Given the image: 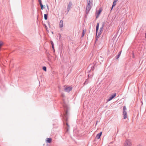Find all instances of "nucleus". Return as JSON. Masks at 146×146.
I'll return each instance as SVG.
<instances>
[{"label": "nucleus", "mask_w": 146, "mask_h": 146, "mask_svg": "<svg viewBox=\"0 0 146 146\" xmlns=\"http://www.w3.org/2000/svg\"><path fill=\"white\" fill-rule=\"evenodd\" d=\"M41 7V9H44V7L42 4H40V5Z\"/></svg>", "instance_id": "b1692460"}, {"label": "nucleus", "mask_w": 146, "mask_h": 146, "mask_svg": "<svg viewBox=\"0 0 146 146\" xmlns=\"http://www.w3.org/2000/svg\"><path fill=\"white\" fill-rule=\"evenodd\" d=\"M99 23H98L97 24L96 27V35H97L98 31L99 29Z\"/></svg>", "instance_id": "ddd939ff"}, {"label": "nucleus", "mask_w": 146, "mask_h": 146, "mask_svg": "<svg viewBox=\"0 0 146 146\" xmlns=\"http://www.w3.org/2000/svg\"><path fill=\"white\" fill-rule=\"evenodd\" d=\"M118 0H114V1L113 2L112 5L111 7V10L112 9L114 6L116 5V3L117 1Z\"/></svg>", "instance_id": "1a4fd4ad"}, {"label": "nucleus", "mask_w": 146, "mask_h": 146, "mask_svg": "<svg viewBox=\"0 0 146 146\" xmlns=\"http://www.w3.org/2000/svg\"><path fill=\"white\" fill-rule=\"evenodd\" d=\"M101 33H102L101 32L99 31L98 33V34L97 36V35H96V39H97V38H98V37L100 36V34H101Z\"/></svg>", "instance_id": "a211bd4d"}, {"label": "nucleus", "mask_w": 146, "mask_h": 146, "mask_svg": "<svg viewBox=\"0 0 146 146\" xmlns=\"http://www.w3.org/2000/svg\"><path fill=\"white\" fill-rule=\"evenodd\" d=\"M63 27V21L62 20L60 21L59 23V27L60 28Z\"/></svg>", "instance_id": "9d476101"}, {"label": "nucleus", "mask_w": 146, "mask_h": 146, "mask_svg": "<svg viewBox=\"0 0 146 146\" xmlns=\"http://www.w3.org/2000/svg\"><path fill=\"white\" fill-rule=\"evenodd\" d=\"M62 97L64 98L65 96V95L64 94H62Z\"/></svg>", "instance_id": "c85d7f7f"}, {"label": "nucleus", "mask_w": 146, "mask_h": 146, "mask_svg": "<svg viewBox=\"0 0 146 146\" xmlns=\"http://www.w3.org/2000/svg\"><path fill=\"white\" fill-rule=\"evenodd\" d=\"M105 26V23L103 22L102 23V27L100 28V32L102 31H103V28Z\"/></svg>", "instance_id": "f8f14e48"}, {"label": "nucleus", "mask_w": 146, "mask_h": 146, "mask_svg": "<svg viewBox=\"0 0 146 146\" xmlns=\"http://www.w3.org/2000/svg\"><path fill=\"white\" fill-rule=\"evenodd\" d=\"M121 51H120L118 53V55L116 56V59H117V60L118 58H119L120 55H121Z\"/></svg>", "instance_id": "dca6fc26"}, {"label": "nucleus", "mask_w": 146, "mask_h": 146, "mask_svg": "<svg viewBox=\"0 0 146 146\" xmlns=\"http://www.w3.org/2000/svg\"><path fill=\"white\" fill-rule=\"evenodd\" d=\"M102 132H101L97 134L96 136V138L97 139H99L102 135Z\"/></svg>", "instance_id": "6e6552de"}, {"label": "nucleus", "mask_w": 146, "mask_h": 146, "mask_svg": "<svg viewBox=\"0 0 146 146\" xmlns=\"http://www.w3.org/2000/svg\"><path fill=\"white\" fill-rule=\"evenodd\" d=\"M84 30L82 32V37H83L84 36Z\"/></svg>", "instance_id": "393cba45"}, {"label": "nucleus", "mask_w": 146, "mask_h": 146, "mask_svg": "<svg viewBox=\"0 0 146 146\" xmlns=\"http://www.w3.org/2000/svg\"><path fill=\"white\" fill-rule=\"evenodd\" d=\"M116 95V94L115 93L112 95H111L109 99H108V101H110L113 98H114Z\"/></svg>", "instance_id": "423d86ee"}, {"label": "nucleus", "mask_w": 146, "mask_h": 146, "mask_svg": "<svg viewBox=\"0 0 146 146\" xmlns=\"http://www.w3.org/2000/svg\"><path fill=\"white\" fill-rule=\"evenodd\" d=\"M62 100H63V106L65 109V114L64 115V116L63 117L64 119V120L66 121V125H67L69 127V126L68 124L67 123V121L68 120V106L67 105V104L65 102L64 100L63 99Z\"/></svg>", "instance_id": "f257e3e1"}, {"label": "nucleus", "mask_w": 146, "mask_h": 146, "mask_svg": "<svg viewBox=\"0 0 146 146\" xmlns=\"http://www.w3.org/2000/svg\"><path fill=\"white\" fill-rule=\"evenodd\" d=\"M98 15H98H98L96 16V19H97L98 18Z\"/></svg>", "instance_id": "c756f323"}, {"label": "nucleus", "mask_w": 146, "mask_h": 146, "mask_svg": "<svg viewBox=\"0 0 146 146\" xmlns=\"http://www.w3.org/2000/svg\"><path fill=\"white\" fill-rule=\"evenodd\" d=\"M88 79H86V80L85 81V82L84 83V84L85 85V84H87V83L88 82Z\"/></svg>", "instance_id": "4be33fe9"}, {"label": "nucleus", "mask_w": 146, "mask_h": 146, "mask_svg": "<svg viewBox=\"0 0 146 146\" xmlns=\"http://www.w3.org/2000/svg\"><path fill=\"white\" fill-rule=\"evenodd\" d=\"M137 146H142L141 145L139 144V145H138Z\"/></svg>", "instance_id": "2f4dec72"}, {"label": "nucleus", "mask_w": 146, "mask_h": 146, "mask_svg": "<svg viewBox=\"0 0 146 146\" xmlns=\"http://www.w3.org/2000/svg\"><path fill=\"white\" fill-rule=\"evenodd\" d=\"M88 78H89L90 77V75L89 74L88 75Z\"/></svg>", "instance_id": "473e14b6"}, {"label": "nucleus", "mask_w": 146, "mask_h": 146, "mask_svg": "<svg viewBox=\"0 0 146 146\" xmlns=\"http://www.w3.org/2000/svg\"><path fill=\"white\" fill-rule=\"evenodd\" d=\"M61 37V36L60 33H58L57 36V39L59 40H60Z\"/></svg>", "instance_id": "9b49d317"}, {"label": "nucleus", "mask_w": 146, "mask_h": 146, "mask_svg": "<svg viewBox=\"0 0 146 146\" xmlns=\"http://www.w3.org/2000/svg\"><path fill=\"white\" fill-rule=\"evenodd\" d=\"M70 9L68 8V7H67V14L68 12H69V11L70 10Z\"/></svg>", "instance_id": "5701e85b"}, {"label": "nucleus", "mask_w": 146, "mask_h": 146, "mask_svg": "<svg viewBox=\"0 0 146 146\" xmlns=\"http://www.w3.org/2000/svg\"><path fill=\"white\" fill-rule=\"evenodd\" d=\"M52 34H53V32H52Z\"/></svg>", "instance_id": "f704fd0d"}, {"label": "nucleus", "mask_w": 146, "mask_h": 146, "mask_svg": "<svg viewBox=\"0 0 146 146\" xmlns=\"http://www.w3.org/2000/svg\"><path fill=\"white\" fill-rule=\"evenodd\" d=\"M87 3L86 13L88 14L91 8L92 5L93 0H87Z\"/></svg>", "instance_id": "f03ea898"}, {"label": "nucleus", "mask_w": 146, "mask_h": 146, "mask_svg": "<svg viewBox=\"0 0 146 146\" xmlns=\"http://www.w3.org/2000/svg\"><path fill=\"white\" fill-rule=\"evenodd\" d=\"M100 59H103V58H102V57H100Z\"/></svg>", "instance_id": "72a5a7b5"}, {"label": "nucleus", "mask_w": 146, "mask_h": 146, "mask_svg": "<svg viewBox=\"0 0 146 146\" xmlns=\"http://www.w3.org/2000/svg\"><path fill=\"white\" fill-rule=\"evenodd\" d=\"M3 44V43L2 41L0 42V47H1V46H2Z\"/></svg>", "instance_id": "a878e982"}, {"label": "nucleus", "mask_w": 146, "mask_h": 146, "mask_svg": "<svg viewBox=\"0 0 146 146\" xmlns=\"http://www.w3.org/2000/svg\"><path fill=\"white\" fill-rule=\"evenodd\" d=\"M95 66V65H94L93 64H91L89 66V67H90L91 69H90V70L89 71H91V70L93 71L94 69Z\"/></svg>", "instance_id": "0eeeda50"}, {"label": "nucleus", "mask_w": 146, "mask_h": 146, "mask_svg": "<svg viewBox=\"0 0 146 146\" xmlns=\"http://www.w3.org/2000/svg\"><path fill=\"white\" fill-rule=\"evenodd\" d=\"M50 42H51V45H52V48H53V50H54V51L55 50H54V43H53V41H51Z\"/></svg>", "instance_id": "f3484780"}, {"label": "nucleus", "mask_w": 146, "mask_h": 146, "mask_svg": "<svg viewBox=\"0 0 146 146\" xmlns=\"http://www.w3.org/2000/svg\"><path fill=\"white\" fill-rule=\"evenodd\" d=\"M63 87H64V91L66 92H67L68 93L70 91H71L72 89V88L70 86H64Z\"/></svg>", "instance_id": "7ed1b4c3"}, {"label": "nucleus", "mask_w": 146, "mask_h": 146, "mask_svg": "<svg viewBox=\"0 0 146 146\" xmlns=\"http://www.w3.org/2000/svg\"><path fill=\"white\" fill-rule=\"evenodd\" d=\"M46 6H47V9H48V5H47Z\"/></svg>", "instance_id": "7c9ffc66"}, {"label": "nucleus", "mask_w": 146, "mask_h": 146, "mask_svg": "<svg viewBox=\"0 0 146 146\" xmlns=\"http://www.w3.org/2000/svg\"><path fill=\"white\" fill-rule=\"evenodd\" d=\"M44 19L45 20L47 19L48 15L47 14H44Z\"/></svg>", "instance_id": "6ab92c4d"}, {"label": "nucleus", "mask_w": 146, "mask_h": 146, "mask_svg": "<svg viewBox=\"0 0 146 146\" xmlns=\"http://www.w3.org/2000/svg\"><path fill=\"white\" fill-rule=\"evenodd\" d=\"M39 2L40 5L42 4L41 3V0H39Z\"/></svg>", "instance_id": "cd10ccee"}, {"label": "nucleus", "mask_w": 146, "mask_h": 146, "mask_svg": "<svg viewBox=\"0 0 146 146\" xmlns=\"http://www.w3.org/2000/svg\"><path fill=\"white\" fill-rule=\"evenodd\" d=\"M46 142L50 143L52 141V139L51 138H47L46 139Z\"/></svg>", "instance_id": "4468645a"}, {"label": "nucleus", "mask_w": 146, "mask_h": 146, "mask_svg": "<svg viewBox=\"0 0 146 146\" xmlns=\"http://www.w3.org/2000/svg\"><path fill=\"white\" fill-rule=\"evenodd\" d=\"M45 28L46 29V31H48V28H47V27L45 25Z\"/></svg>", "instance_id": "bb28decb"}, {"label": "nucleus", "mask_w": 146, "mask_h": 146, "mask_svg": "<svg viewBox=\"0 0 146 146\" xmlns=\"http://www.w3.org/2000/svg\"><path fill=\"white\" fill-rule=\"evenodd\" d=\"M43 70H44L45 71H46V68L45 66H43L42 68Z\"/></svg>", "instance_id": "412c9836"}, {"label": "nucleus", "mask_w": 146, "mask_h": 146, "mask_svg": "<svg viewBox=\"0 0 146 146\" xmlns=\"http://www.w3.org/2000/svg\"><path fill=\"white\" fill-rule=\"evenodd\" d=\"M102 12V9L100 8L99 10H98V15H99L100 13H101V12Z\"/></svg>", "instance_id": "aec40b11"}, {"label": "nucleus", "mask_w": 146, "mask_h": 146, "mask_svg": "<svg viewBox=\"0 0 146 146\" xmlns=\"http://www.w3.org/2000/svg\"><path fill=\"white\" fill-rule=\"evenodd\" d=\"M72 5V3L71 1L69 2V4L68 5L67 7L70 9L71 7V6Z\"/></svg>", "instance_id": "2eb2a0df"}, {"label": "nucleus", "mask_w": 146, "mask_h": 146, "mask_svg": "<svg viewBox=\"0 0 146 146\" xmlns=\"http://www.w3.org/2000/svg\"><path fill=\"white\" fill-rule=\"evenodd\" d=\"M132 143L130 139H127L124 143V146H131Z\"/></svg>", "instance_id": "20e7f679"}, {"label": "nucleus", "mask_w": 146, "mask_h": 146, "mask_svg": "<svg viewBox=\"0 0 146 146\" xmlns=\"http://www.w3.org/2000/svg\"><path fill=\"white\" fill-rule=\"evenodd\" d=\"M126 110V106H124L123 109V115L124 119H125L127 117Z\"/></svg>", "instance_id": "39448f33"}]
</instances>
